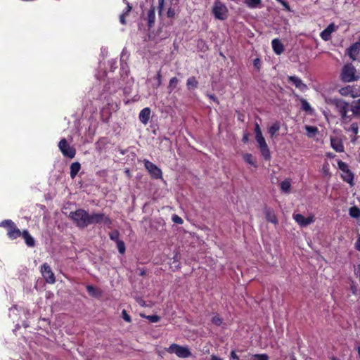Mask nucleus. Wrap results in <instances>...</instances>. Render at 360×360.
Returning a JSON list of instances; mask_svg holds the SVG:
<instances>
[{
	"label": "nucleus",
	"instance_id": "49530a36",
	"mask_svg": "<svg viewBox=\"0 0 360 360\" xmlns=\"http://www.w3.org/2000/svg\"><path fill=\"white\" fill-rule=\"evenodd\" d=\"M255 137L262 135L260 127H259V124L257 122L255 124Z\"/></svg>",
	"mask_w": 360,
	"mask_h": 360
},
{
	"label": "nucleus",
	"instance_id": "79ce46f5",
	"mask_svg": "<svg viewBox=\"0 0 360 360\" xmlns=\"http://www.w3.org/2000/svg\"><path fill=\"white\" fill-rule=\"evenodd\" d=\"M122 319L127 323L131 322V316L127 314V311L125 309H123L122 311Z\"/></svg>",
	"mask_w": 360,
	"mask_h": 360
},
{
	"label": "nucleus",
	"instance_id": "052dcab7",
	"mask_svg": "<svg viewBox=\"0 0 360 360\" xmlns=\"http://www.w3.org/2000/svg\"><path fill=\"white\" fill-rule=\"evenodd\" d=\"M243 142H246L248 141V135L247 134H245L243 138Z\"/></svg>",
	"mask_w": 360,
	"mask_h": 360
},
{
	"label": "nucleus",
	"instance_id": "bf43d9fd",
	"mask_svg": "<svg viewBox=\"0 0 360 360\" xmlns=\"http://www.w3.org/2000/svg\"><path fill=\"white\" fill-rule=\"evenodd\" d=\"M146 271L144 269H142V270H141L139 275L141 276H143L146 275Z\"/></svg>",
	"mask_w": 360,
	"mask_h": 360
},
{
	"label": "nucleus",
	"instance_id": "13d9d810",
	"mask_svg": "<svg viewBox=\"0 0 360 360\" xmlns=\"http://www.w3.org/2000/svg\"><path fill=\"white\" fill-rule=\"evenodd\" d=\"M211 360H224L223 359L216 356V355H212L211 356Z\"/></svg>",
	"mask_w": 360,
	"mask_h": 360
},
{
	"label": "nucleus",
	"instance_id": "473e14b6",
	"mask_svg": "<svg viewBox=\"0 0 360 360\" xmlns=\"http://www.w3.org/2000/svg\"><path fill=\"white\" fill-rule=\"evenodd\" d=\"M109 237L112 240L116 243L120 240V232L117 230H114L109 233Z\"/></svg>",
	"mask_w": 360,
	"mask_h": 360
},
{
	"label": "nucleus",
	"instance_id": "423d86ee",
	"mask_svg": "<svg viewBox=\"0 0 360 360\" xmlns=\"http://www.w3.org/2000/svg\"><path fill=\"white\" fill-rule=\"evenodd\" d=\"M165 350L169 354H175L179 358H188L191 356V352L187 347L176 343L172 344Z\"/></svg>",
	"mask_w": 360,
	"mask_h": 360
},
{
	"label": "nucleus",
	"instance_id": "20e7f679",
	"mask_svg": "<svg viewBox=\"0 0 360 360\" xmlns=\"http://www.w3.org/2000/svg\"><path fill=\"white\" fill-rule=\"evenodd\" d=\"M0 226L6 229L7 236L11 240H15L21 236L20 230L11 219H4L0 222Z\"/></svg>",
	"mask_w": 360,
	"mask_h": 360
},
{
	"label": "nucleus",
	"instance_id": "ea45409f",
	"mask_svg": "<svg viewBox=\"0 0 360 360\" xmlns=\"http://www.w3.org/2000/svg\"><path fill=\"white\" fill-rule=\"evenodd\" d=\"M305 129L309 134H312V135H314L318 132V129L316 127L314 126H305Z\"/></svg>",
	"mask_w": 360,
	"mask_h": 360
},
{
	"label": "nucleus",
	"instance_id": "f3484780",
	"mask_svg": "<svg viewBox=\"0 0 360 360\" xmlns=\"http://www.w3.org/2000/svg\"><path fill=\"white\" fill-rule=\"evenodd\" d=\"M21 236L28 247L33 248L35 246V240L27 230H23L21 233Z\"/></svg>",
	"mask_w": 360,
	"mask_h": 360
},
{
	"label": "nucleus",
	"instance_id": "a19ab883",
	"mask_svg": "<svg viewBox=\"0 0 360 360\" xmlns=\"http://www.w3.org/2000/svg\"><path fill=\"white\" fill-rule=\"evenodd\" d=\"M252 360H269V356L266 354H255Z\"/></svg>",
	"mask_w": 360,
	"mask_h": 360
},
{
	"label": "nucleus",
	"instance_id": "bb28decb",
	"mask_svg": "<svg viewBox=\"0 0 360 360\" xmlns=\"http://www.w3.org/2000/svg\"><path fill=\"white\" fill-rule=\"evenodd\" d=\"M281 124L279 122H274L269 128V133L270 136L273 138L274 135L280 130Z\"/></svg>",
	"mask_w": 360,
	"mask_h": 360
},
{
	"label": "nucleus",
	"instance_id": "393cba45",
	"mask_svg": "<svg viewBox=\"0 0 360 360\" xmlns=\"http://www.w3.org/2000/svg\"><path fill=\"white\" fill-rule=\"evenodd\" d=\"M265 215L267 221L274 224H276L278 223L277 217L273 211L266 210L265 212Z\"/></svg>",
	"mask_w": 360,
	"mask_h": 360
},
{
	"label": "nucleus",
	"instance_id": "b1692460",
	"mask_svg": "<svg viewBox=\"0 0 360 360\" xmlns=\"http://www.w3.org/2000/svg\"><path fill=\"white\" fill-rule=\"evenodd\" d=\"M359 53V49L357 44H353L348 49V54L351 58L354 60Z\"/></svg>",
	"mask_w": 360,
	"mask_h": 360
},
{
	"label": "nucleus",
	"instance_id": "7ed1b4c3",
	"mask_svg": "<svg viewBox=\"0 0 360 360\" xmlns=\"http://www.w3.org/2000/svg\"><path fill=\"white\" fill-rule=\"evenodd\" d=\"M340 77L344 82L357 81L359 78L356 75V68L352 63H347L342 67Z\"/></svg>",
	"mask_w": 360,
	"mask_h": 360
},
{
	"label": "nucleus",
	"instance_id": "2eb2a0df",
	"mask_svg": "<svg viewBox=\"0 0 360 360\" xmlns=\"http://www.w3.org/2000/svg\"><path fill=\"white\" fill-rule=\"evenodd\" d=\"M271 46L276 55H281L284 51V46L278 39H274L271 41Z\"/></svg>",
	"mask_w": 360,
	"mask_h": 360
},
{
	"label": "nucleus",
	"instance_id": "f257e3e1",
	"mask_svg": "<svg viewBox=\"0 0 360 360\" xmlns=\"http://www.w3.org/2000/svg\"><path fill=\"white\" fill-rule=\"evenodd\" d=\"M331 103L335 107L337 112L341 117L342 122L343 123H348L352 117V114L348 115V112L352 110L349 103L343 99L334 98L331 101Z\"/></svg>",
	"mask_w": 360,
	"mask_h": 360
},
{
	"label": "nucleus",
	"instance_id": "a878e982",
	"mask_svg": "<svg viewBox=\"0 0 360 360\" xmlns=\"http://www.w3.org/2000/svg\"><path fill=\"white\" fill-rule=\"evenodd\" d=\"M179 79L176 77H172L169 82L167 86V90L169 94H171L177 86L179 84Z\"/></svg>",
	"mask_w": 360,
	"mask_h": 360
},
{
	"label": "nucleus",
	"instance_id": "2f4dec72",
	"mask_svg": "<svg viewBox=\"0 0 360 360\" xmlns=\"http://www.w3.org/2000/svg\"><path fill=\"white\" fill-rule=\"evenodd\" d=\"M243 160L250 165L257 167L255 162L253 160L252 155L250 153H245L243 156Z\"/></svg>",
	"mask_w": 360,
	"mask_h": 360
},
{
	"label": "nucleus",
	"instance_id": "c85d7f7f",
	"mask_svg": "<svg viewBox=\"0 0 360 360\" xmlns=\"http://www.w3.org/2000/svg\"><path fill=\"white\" fill-rule=\"evenodd\" d=\"M300 103H301L302 110L311 114L312 112V108H311L310 104L308 103V101L304 98H301Z\"/></svg>",
	"mask_w": 360,
	"mask_h": 360
},
{
	"label": "nucleus",
	"instance_id": "864d4df0",
	"mask_svg": "<svg viewBox=\"0 0 360 360\" xmlns=\"http://www.w3.org/2000/svg\"><path fill=\"white\" fill-rule=\"evenodd\" d=\"M206 96L207 97H209V98L211 99L212 101H213L214 102L219 103V101L214 95L210 94H207Z\"/></svg>",
	"mask_w": 360,
	"mask_h": 360
},
{
	"label": "nucleus",
	"instance_id": "5701e85b",
	"mask_svg": "<svg viewBox=\"0 0 360 360\" xmlns=\"http://www.w3.org/2000/svg\"><path fill=\"white\" fill-rule=\"evenodd\" d=\"M244 4L250 8H260L262 0H243Z\"/></svg>",
	"mask_w": 360,
	"mask_h": 360
},
{
	"label": "nucleus",
	"instance_id": "1a4fd4ad",
	"mask_svg": "<svg viewBox=\"0 0 360 360\" xmlns=\"http://www.w3.org/2000/svg\"><path fill=\"white\" fill-rule=\"evenodd\" d=\"M143 163L152 179H162V172L160 167L148 160H144Z\"/></svg>",
	"mask_w": 360,
	"mask_h": 360
},
{
	"label": "nucleus",
	"instance_id": "72a5a7b5",
	"mask_svg": "<svg viewBox=\"0 0 360 360\" xmlns=\"http://www.w3.org/2000/svg\"><path fill=\"white\" fill-rule=\"evenodd\" d=\"M116 244H117V247L119 252L121 255L124 254L126 248H125V244H124V241L120 240L119 241L116 242Z\"/></svg>",
	"mask_w": 360,
	"mask_h": 360
},
{
	"label": "nucleus",
	"instance_id": "8fccbe9b",
	"mask_svg": "<svg viewBox=\"0 0 360 360\" xmlns=\"http://www.w3.org/2000/svg\"><path fill=\"white\" fill-rule=\"evenodd\" d=\"M176 14V12L174 8H169L167 12V15L168 18H173Z\"/></svg>",
	"mask_w": 360,
	"mask_h": 360
},
{
	"label": "nucleus",
	"instance_id": "58836bf2",
	"mask_svg": "<svg viewBox=\"0 0 360 360\" xmlns=\"http://www.w3.org/2000/svg\"><path fill=\"white\" fill-rule=\"evenodd\" d=\"M86 290L89 295L95 297L97 296V289L94 286L91 285H87Z\"/></svg>",
	"mask_w": 360,
	"mask_h": 360
},
{
	"label": "nucleus",
	"instance_id": "6ab92c4d",
	"mask_svg": "<svg viewBox=\"0 0 360 360\" xmlns=\"http://www.w3.org/2000/svg\"><path fill=\"white\" fill-rule=\"evenodd\" d=\"M155 20V7L152 6L148 11V27L150 30L154 25Z\"/></svg>",
	"mask_w": 360,
	"mask_h": 360
},
{
	"label": "nucleus",
	"instance_id": "f03ea898",
	"mask_svg": "<svg viewBox=\"0 0 360 360\" xmlns=\"http://www.w3.org/2000/svg\"><path fill=\"white\" fill-rule=\"evenodd\" d=\"M69 218L79 229H84L89 226V214L84 209H77L70 212Z\"/></svg>",
	"mask_w": 360,
	"mask_h": 360
},
{
	"label": "nucleus",
	"instance_id": "4d7b16f0",
	"mask_svg": "<svg viewBox=\"0 0 360 360\" xmlns=\"http://www.w3.org/2000/svg\"><path fill=\"white\" fill-rule=\"evenodd\" d=\"M165 0H158V4L160 7V13H161V11L162 9L163 5H164Z\"/></svg>",
	"mask_w": 360,
	"mask_h": 360
},
{
	"label": "nucleus",
	"instance_id": "a18cd8bd",
	"mask_svg": "<svg viewBox=\"0 0 360 360\" xmlns=\"http://www.w3.org/2000/svg\"><path fill=\"white\" fill-rule=\"evenodd\" d=\"M278 2L281 3V5L285 8L287 11H291L290 7L286 0H276Z\"/></svg>",
	"mask_w": 360,
	"mask_h": 360
},
{
	"label": "nucleus",
	"instance_id": "6e6d98bb",
	"mask_svg": "<svg viewBox=\"0 0 360 360\" xmlns=\"http://www.w3.org/2000/svg\"><path fill=\"white\" fill-rule=\"evenodd\" d=\"M132 7L130 6L129 3H127V6L125 8V11L123 12V13H125L127 15L129 14V13L131 11Z\"/></svg>",
	"mask_w": 360,
	"mask_h": 360
},
{
	"label": "nucleus",
	"instance_id": "9b49d317",
	"mask_svg": "<svg viewBox=\"0 0 360 360\" xmlns=\"http://www.w3.org/2000/svg\"><path fill=\"white\" fill-rule=\"evenodd\" d=\"M41 271L46 283L53 284L56 282V278L50 266L44 263L41 265Z\"/></svg>",
	"mask_w": 360,
	"mask_h": 360
},
{
	"label": "nucleus",
	"instance_id": "4c0bfd02",
	"mask_svg": "<svg viewBox=\"0 0 360 360\" xmlns=\"http://www.w3.org/2000/svg\"><path fill=\"white\" fill-rule=\"evenodd\" d=\"M347 131L352 132L354 134H357L359 132V125L356 122L352 123Z\"/></svg>",
	"mask_w": 360,
	"mask_h": 360
},
{
	"label": "nucleus",
	"instance_id": "4468645a",
	"mask_svg": "<svg viewBox=\"0 0 360 360\" xmlns=\"http://www.w3.org/2000/svg\"><path fill=\"white\" fill-rule=\"evenodd\" d=\"M335 31V25L334 24H330L325 30H323L320 36L321 39L324 41H328L331 37V34Z\"/></svg>",
	"mask_w": 360,
	"mask_h": 360
},
{
	"label": "nucleus",
	"instance_id": "e433bc0d",
	"mask_svg": "<svg viewBox=\"0 0 360 360\" xmlns=\"http://www.w3.org/2000/svg\"><path fill=\"white\" fill-rule=\"evenodd\" d=\"M212 323L217 326H220L223 323V319L219 316H214L212 318Z\"/></svg>",
	"mask_w": 360,
	"mask_h": 360
},
{
	"label": "nucleus",
	"instance_id": "c756f323",
	"mask_svg": "<svg viewBox=\"0 0 360 360\" xmlns=\"http://www.w3.org/2000/svg\"><path fill=\"white\" fill-rule=\"evenodd\" d=\"M349 214L352 218L357 219L360 217V209L356 206H353L349 208Z\"/></svg>",
	"mask_w": 360,
	"mask_h": 360
},
{
	"label": "nucleus",
	"instance_id": "cd10ccee",
	"mask_svg": "<svg viewBox=\"0 0 360 360\" xmlns=\"http://www.w3.org/2000/svg\"><path fill=\"white\" fill-rule=\"evenodd\" d=\"M291 187L290 179H287L281 183V189L284 193H289Z\"/></svg>",
	"mask_w": 360,
	"mask_h": 360
},
{
	"label": "nucleus",
	"instance_id": "f704fd0d",
	"mask_svg": "<svg viewBox=\"0 0 360 360\" xmlns=\"http://www.w3.org/2000/svg\"><path fill=\"white\" fill-rule=\"evenodd\" d=\"M145 317L147 320H148L151 323H157L160 320V316L158 315L154 314V315H147V316H143Z\"/></svg>",
	"mask_w": 360,
	"mask_h": 360
},
{
	"label": "nucleus",
	"instance_id": "37998d69",
	"mask_svg": "<svg viewBox=\"0 0 360 360\" xmlns=\"http://www.w3.org/2000/svg\"><path fill=\"white\" fill-rule=\"evenodd\" d=\"M352 115L360 112V99H359L356 101L355 105L352 109Z\"/></svg>",
	"mask_w": 360,
	"mask_h": 360
},
{
	"label": "nucleus",
	"instance_id": "c03bdc74",
	"mask_svg": "<svg viewBox=\"0 0 360 360\" xmlns=\"http://www.w3.org/2000/svg\"><path fill=\"white\" fill-rule=\"evenodd\" d=\"M172 219L173 222L175 224H182L184 222L183 219L179 216H178L176 214H173Z\"/></svg>",
	"mask_w": 360,
	"mask_h": 360
},
{
	"label": "nucleus",
	"instance_id": "6e6552de",
	"mask_svg": "<svg viewBox=\"0 0 360 360\" xmlns=\"http://www.w3.org/2000/svg\"><path fill=\"white\" fill-rule=\"evenodd\" d=\"M58 148L64 157L72 159L76 155V150L70 146L68 141L63 138L58 143Z\"/></svg>",
	"mask_w": 360,
	"mask_h": 360
},
{
	"label": "nucleus",
	"instance_id": "39448f33",
	"mask_svg": "<svg viewBox=\"0 0 360 360\" xmlns=\"http://www.w3.org/2000/svg\"><path fill=\"white\" fill-rule=\"evenodd\" d=\"M212 13L217 20H224L228 18L229 10L226 5L219 0H215Z\"/></svg>",
	"mask_w": 360,
	"mask_h": 360
},
{
	"label": "nucleus",
	"instance_id": "3c124183",
	"mask_svg": "<svg viewBox=\"0 0 360 360\" xmlns=\"http://www.w3.org/2000/svg\"><path fill=\"white\" fill-rule=\"evenodd\" d=\"M355 248L356 250L360 251V234H358L357 239L355 243Z\"/></svg>",
	"mask_w": 360,
	"mask_h": 360
},
{
	"label": "nucleus",
	"instance_id": "9d476101",
	"mask_svg": "<svg viewBox=\"0 0 360 360\" xmlns=\"http://www.w3.org/2000/svg\"><path fill=\"white\" fill-rule=\"evenodd\" d=\"M255 140L258 143V147L262 157L264 160H269L271 159V153L263 135L255 137Z\"/></svg>",
	"mask_w": 360,
	"mask_h": 360
},
{
	"label": "nucleus",
	"instance_id": "4be33fe9",
	"mask_svg": "<svg viewBox=\"0 0 360 360\" xmlns=\"http://www.w3.org/2000/svg\"><path fill=\"white\" fill-rule=\"evenodd\" d=\"M198 86V82L194 76L190 77L186 81V86L188 90L195 89Z\"/></svg>",
	"mask_w": 360,
	"mask_h": 360
},
{
	"label": "nucleus",
	"instance_id": "c9c22d12",
	"mask_svg": "<svg viewBox=\"0 0 360 360\" xmlns=\"http://www.w3.org/2000/svg\"><path fill=\"white\" fill-rule=\"evenodd\" d=\"M338 165L339 169L341 171H342L344 173L347 172L348 170H349L347 164L342 160L338 161Z\"/></svg>",
	"mask_w": 360,
	"mask_h": 360
},
{
	"label": "nucleus",
	"instance_id": "0eeeda50",
	"mask_svg": "<svg viewBox=\"0 0 360 360\" xmlns=\"http://www.w3.org/2000/svg\"><path fill=\"white\" fill-rule=\"evenodd\" d=\"M89 225L104 224L110 226L112 223V220L104 213L93 212L92 214H89Z\"/></svg>",
	"mask_w": 360,
	"mask_h": 360
},
{
	"label": "nucleus",
	"instance_id": "0e129e2a",
	"mask_svg": "<svg viewBox=\"0 0 360 360\" xmlns=\"http://www.w3.org/2000/svg\"><path fill=\"white\" fill-rule=\"evenodd\" d=\"M331 360H339L338 358L335 357V356H333L331 358Z\"/></svg>",
	"mask_w": 360,
	"mask_h": 360
},
{
	"label": "nucleus",
	"instance_id": "5fc2aeb1",
	"mask_svg": "<svg viewBox=\"0 0 360 360\" xmlns=\"http://www.w3.org/2000/svg\"><path fill=\"white\" fill-rule=\"evenodd\" d=\"M230 356L231 358L234 360H239V356L236 354L235 351H231Z\"/></svg>",
	"mask_w": 360,
	"mask_h": 360
},
{
	"label": "nucleus",
	"instance_id": "aec40b11",
	"mask_svg": "<svg viewBox=\"0 0 360 360\" xmlns=\"http://www.w3.org/2000/svg\"><path fill=\"white\" fill-rule=\"evenodd\" d=\"M81 169V165L79 162H73L70 165V175L72 179H74L78 174Z\"/></svg>",
	"mask_w": 360,
	"mask_h": 360
},
{
	"label": "nucleus",
	"instance_id": "09e8293b",
	"mask_svg": "<svg viewBox=\"0 0 360 360\" xmlns=\"http://www.w3.org/2000/svg\"><path fill=\"white\" fill-rule=\"evenodd\" d=\"M156 79L158 81V86H160L162 84V74L161 70H160L156 74Z\"/></svg>",
	"mask_w": 360,
	"mask_h": 360
},
{
	"label": "nucleus",
	"instance_id": "e2e57ef3",
	"mask_svg": "<svg viewBox=\"0 0 360 360\" xmlns=\"http://www.w3.org/2000/svg\"><path fill=\"white\" fill-rule=\"evenodd\" d=\"M357 351H358L359 356L360 357V346L358 347Z\"/></svg>",
	"mask_w": 360,
	"mask_h": 360
},
{
	"label": "nucleus",
	"instance_id": "de8ad7c7",
	"mask_svg": "<svg viewBox=\"0 0 360 360\" xmlns=\"http://www.w3.org/2000/svg\"><path fill=\"white\" fill-rule=\"evenodd\" d=\"M253 65L256 69L259 70L262 65L260 59L258 58H255L253 60Z\"/></svg>",
	"mask_w": 360,
	"mask_h": 360
},
{
	"label": "nucleus",
	"instance_id": "dca6fc26",
	"mask_svg": "<svg viewBox=\"0 0 360 360\" xmlns=\"http://www.w3.org/2000/svg\"><path fill=\"white\" fill-rule=\"evenodd\" d=\"M330 145L333 150L336 152L342 153L344 151V146L342 141L338 138L330 139Z\"/></svg>",
	"mask_w": 360,
	"mask_h": 360
},
{
	"label": "nucleus",
	"instance_id": "7c9ffc66",
	"mask_svg": "<svg viewBox=\"0 0 360 360\" xmlns=\"http://www.w3.org/2000/svg\"><path fill=\"white\" fill-rule=\"evenodd\" d=\"M342 179L345 181L352 184L354 180V175L350 170L345 172V175L342 176Z\"/></svg>",
	"mask_w": 360,
	"mask_h": 360
},
{
	"label": "nucleus",
	"instance_id": "a211bd4d",
	"mask_svg": "<svg viewBox=\"0 0 360 360\" xmlns=\"http://www.w3.org/2000/svg\"><path fill=\"white\" fill-rule=\"evenodd\" d=\"M150 109L149 108H145L139 113V118L141 123L146 124L150 119Z\"/></svg>",
	"mask_w": 360,
	"mask_h": 360
},
{
	"label": "nucleus",
	"instance_id": "f8f14e48",
	"mask_svg": "<svg viewBox=\"0 0 360 360\" xmlns=\"http://www.w3.org/2000/svg\"><path fill=\"white\" fill-rule=\"evenodd\" d=\"M293 218L295 221L301 226H307V225L311 224L314 221V216L305 217L301 214H296L293 215Z\"/></svg>",
	"mask_w": 360,
	"mask_h": 360
},
{
	"label": "nucleus",
	"instance_id": "ddd939ff",
	"mask_svg": "<svg viewBox=\"0 0 360 360\" xmlns=\"http://www.w3.org/2000/svg\"><path fill=\"white\" fill-rule=\"evenodd\" d=\"M288 81L291 82L292 84L295 86L296 88L299 89L301 91H304L307 89V85L304 84L300 78L296 76H289L288 77Z\"/></svg>",
	"mask_w": 360,
	"mask_h": 360
},
{
	"label": "nucleus",
	"instance_id": "603ef678",
	"mask_svg": "<svg viewBox=\"0 0 360 360\" xmlns=\"http://www.w3.org/2000/svg\"><path fill=\"white\" fill-rule=\"evenodd\" d=\"M127 15L125 14V13H122L120 16V22L122 24V25H125L126 24V20H125V17L127 16Z\"/></svg>",
	"mask_w": 360,
	"mask_h": 360
},
{
	"label": "nucleus",
	"instance_id": "680f3d73",
	"mask_svg": "<svg viewBox=\"0 0 360 360\" xmlns=\"http://www.w3.org/2000/svg\"><path fill=\"white\" fill-rule=\"evenodd\" d=\"M290 360H297L294 354H292L290 357Z\"/></svg>",
	"mask_w": 360,
	"mask_h": 360
},
{
	"label": "nucleus",
	"instance_id": "412c9836",
	"mask_svg": "<svg viewBox=\"0 0 360 360\" xmlns=\"http://www.w3.org/2000/svg\"><path fill=\"white\" fill-rule=\"evenodd\" d=\"M339 93L345 96H351L352 97H355L356 95L354 94V88L352 86H347L345 87H342L339 90Z\"/></svg>",
	"mask_w": 360,
	"mask_h": 360
}]
</instances>
